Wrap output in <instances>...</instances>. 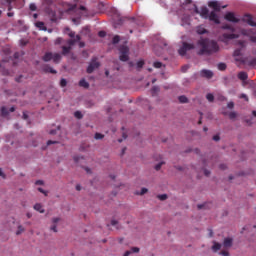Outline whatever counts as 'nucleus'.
<instances>
[{
  "label": "nucleus",
  "instance_id": "f257e3e1",
  "mask_svg": "<svg viewBox=\"0 0 256 256\" xmlns=\"http://www.w3.org/2000/svg\"><path fill=\"white\" fill-rule=\"evenodd\" d=\"M208 6L214 9V11H212L210 14L209 9H207V7H202L201 10L199 11V9H197V6L193 5L195 13L201 15L203 19H209L210 21L216 23V25H219L221 21H219V16L217 15V13H215V11H221V3L217 1H211L208 3Z\"/></svg>",
  "mask_w": 256,
  "mask_h": 256
},
{
  "label": "nucleus",
  "instance_id": "f03ea898",
  "mask_svg": "<svg viewBox=\"0 0 256 256\" xmlns=\"http://www.w3.org/2000/svg\"><path fill=\"white\" fill-rule=\"evenodd\" d=\"M198 47H200L198 55H213V53H217V51H219V45H217V42L209 39H200L198 41Z\"/></svg>",
  "mask_w": 256,
  "mask_h": 256
},
{
  "label": "nucleus",
  "instance_id": "7ed1b4c3",
  "mask_svg": "<svg viewBox=\"0 0 256 256\" xmlns=\"http://www.w3.org/2000/svg\"><path fill=\"white\" fill-rule=\"evenodd\" d=\"M193 49H195V45L191 43L183 42L182 47L178 49V53L179 55H181V57H185V55H187V51H191Z\"/></svg>",
  "mask_w": 256,
  "mask_h": 256
},
{
  "label": "nucleus",
  "instance_id": "20e7f679",
  "mask_svg": "<svg viewBox=\"0 0 256 256\" xmlns=\"http://www.w3.org/2000/svg\"><path fill=\"white\" fill-rule=\"evenodd\" d=\"M119 59L120 61H129V47L123 45L119 48Z\"/></svg>",
  "mask_w": 256,
  "mask_h": 256
},
{
  "label": "nucleus",
  "instance_id": "39448f33",
  "mask_svg": "<svg viewBox=\"0 0 256 256\" xmlns=\"http://www.w3.org/2000/svg\"><path fill=\"white\" fill-rule=\"evenodd\" d=\"M99 65L100 64L97 61V58H93L87 68V73H93V71H95V69H99Z\"/></svg>",
  "mask_w": 256,
  "mask_h": 256
},
{
  "label": "nucleus",
  "instance_id": "423d86ee",
  "mask_svg": "<svg viewBox=\"0 0 256 256\" xmlns=\"http://www.w3.org/2000/svg\"><path fill=\"white\" fill-rule=\"evenodd\" d=\"M238 46H239V48H237L234 51V57H238V58H236V61H241V58H239V57H241V55H242L241 51H242L243 47H245V42L239 41Z\"/></svg>",
  "mask_w": 256,
  "mask_h": 256
},
{
  "label": "nucleus",
  "instance_id": "0eeeda50",
  "mask_svg": "<svg viewBox=\"0 0 256 256\" xmlns=\"http://www.w3.org/2000/svg\"><path fill=\"white\" fill-rule=\"evenodd\" d=\"M224 18L226 21H230V23H239V21H241L239 18L235 17V14L232 12L226 13Z\"/></svg>",
  "mask_w": 256,
  "mask_h": 256
},
{
  "label": "nucleus",
  "instance_id": "6e6552de",
  "mask_svg": "<svg viewBox=\"0 0 256 256\" xmlns=\"http://www.w3.org/2000/svg\"><path fill=\"white\" fill-rule=\"evenodd\" d=\"M231 39H239V34H223L221 37L223 43H227V41H230Z\"/></svg>",
  "mask_w": 256,
  "mask_h": 256
},
{
  "label": "nucleus",
  "instance_id": "1a4fd4ad",
  "mask_svg": "<svg viewBox=\"0 0 256 256\" xmlns=\"http://www.w3.org/2000/svg\"><path fill=\"white\" fill-rule=\"evenodd\" d=\"M242 21H244V23H248L251 27H256V22L253 21V17L249 14L244 15Z\"/></svg>",
  "mask_w": 256,
  "mask_h": 256
},
{
  "label": "nucleus",
  "instance_id": "9d476101",
  "mask_svg": "<svg viewBox=\"0 0 256 256\" xmlns=\"http://www.w3.org/2000/svg\"><path fill=\"white\" fill-rule=\"evenodd\" d=\"M201 77H205V79H211L213 77V72L211 70H202L200 71Z\"/></svg>",
  "mask_w": 256,
  "mask_h": 256
},
{
  "label": "nucleus",
  "instance_id": "9b49d317",
  "mask_svg": "<svg viewBox=\"0 0 256 256\" xmlns=\"http://www.w3.org/2000/svg\"><path fill=\"white\" fill-rule=\"evenodd\" d=\"M223 246L226 248V249H229L230 247H233V238H225L224 241H223Z\"/></svg>",
  "mask_w": 256,
  "mask_h": 256
},
{
  "label": "nucleus",
  "instance_id": "f8f14e48",
  "mask_svg": "<svg viewBox=\"0 0 256 256\" xmlns=\"http://www.w3.org/2000/svg\"><path fill=\"white\" fill-rule=\"evenodd\" d=\"M78 41H81V36L76 35L74 39L67 40V45L68 47H73V45H75V43H77Z\"/></svg>",
  "mask_w": 256,
  "mask_h": 256
},
{
  "label": "nucleus",
  "instance_id": "ddd939ff",
  "mask_svg": "<svg viewBox=\"0 0 256 256\" xmlns=\"http://www.w3.org/2000/svg\"><path fill=\"white\" fill-rule=\"evenodd\" d=\"M53 59V53L52 52H46L45 55L43 56V61L46 63L51 61Z\"/></svg>",
  "mask_w": 256,
  "mask_h": 256
},
{
  "label": "nucleus",
  "instance_id": "4468645a",
  "mask_svg": "<svg viewBox=\"0 0 256 256\" xmlns=\"http://www.w3.org/2000/svg\"><path fill=\"white\" fill-rule=\"evenodd\" d=\"M52 60L55 63H59V61H61V54H59V53H52Z\"/></svg>",
  "mask_w": 256,
  "mask_h": 256
},
{
  "label": "nucleus",
  "instance_id": "2eb2a0df",
  "mask_svg": "<svg viewBox=\"0 0 256 256\" xmlns=\"http://www.w3.org/2000/svg\"><path fill=\"white\" fill-rule=\"evenodd\" d=\"M221 250V244H219L218 242H213V246H212V251L214 253H217V251Z\"/></svg>",
  "mask_w": 256,
  "mask_h": 256
},
{
  "label": "nucleus",
  "instance_id": "dca6fc26",
  "mask_svg": "<svg viewBox=\"0 0 256 256\" xmlns=\"http://www.w3.org/2000/svg\"><path fill=\"white\" fill-rule=\"evenodd\" d=\"M13 0H1L0 1V5H8V11H11L12 7H11V3Z\"/></svg>",
  "mask_w": 256,
  "mask_h": 256
},
{
  "label": "nucleus",
  "instance_id": "f3484780",
  "mask_svg": "<svg viewBox=\"0 0 256 256\" xmlns=\"http://www.w3.org/2000/svg\"><path fill=\"white\" fill-rule=\"evenodd\" d=\"M35 211H38V213H45V209H43V206L39 203L34 205Z\"/></svg>",
  "mask_w": 256,
  "mask_h": 256
},
{
  "label": "nucleus",
  "instance_id": "a211bd4d",
  "mask_svg": "<svg viewBox=\"0 0 256 256\" xmlns=\"http://www.w3.org/2000/svg\"><path fill=\"white\" fill-rule=\"evenodd\" d=\"M247 73L246 72H239L238 73V79H240V81H247Z\"/></svg>",
  "mask_w": 256,
  "mask_h": 256
},
{
  "label": "nucleus",
  "instance_id": "6ab92c4d",
  "mask_svg": "<svg viewBox=\"0 0 256 256\" xmlns=\"http://www.w3.org/2000/svg\"><path fill=\"white\" fill-rule=\"evenodd\" d=\"M80 87H84V89H89V82L86 79H82L79 82Z\"/></svg>",
  "mask_w": 256,
  "mask_h": 256
},
{
  "label": "nucleus",
  "instance_id": "aec40b11",
  "mask_svg": "<svg viewBox=\"0 0 256 256\" xmlns=\"http://www.w3.org/2000/svg\"><path fill=\"white\" fill-rule=\"evenodd\" d=\"M71 46H62V55H69Z\"/></svg>",
  "mask_w": 256,
  "mask_h": 256
},
{
  "label": "nucleus",
  "instance_id": "412c9836",
  "mask_svg": "<svg viewBox=\"0 0 256 256\" xmlns=\"http://www.w3.org/2000/svg\"><path fill=\"white\" fill-rule=\"evenodd\" d=\"M22 233H25V227L23 225L18 224V230L16 231V235H21Z\"/></svg>",
  "mask_w": 256,
  "mask_h": 256
},
{
  "label": "nucleus",
  "instance_id": "4be33fe9",
  "mask_svg": "<svg viewBox=\"0 0 256 256\" xmlns=\"http://www.w3.org/2000/svg\"><path fill=\"white\" fill-rule=\"evenodd\" d=\"M36 27H38V29H41L42 31H47V27H45V23L43 22H37Z\"/></svg>",
  "mask_w": 256,
  "mask_h": 256
},
{
  "label": "nucleus",
  "instance_id": "5701e85b",
  "mask_svg": "<svg viewBox=\"0 0 256 256\" xmlns=\"http://www.w3.org/2000/svg\"><path fill=\"white\" fill-rule=\"evenodd\" d=\"M178 100L180 103H189V99L185 95L179 96Z\"/></svg>",
  "mask_w": 256,
  "mask_h": 256
},
{
  "label": "nucleus",
  "instance_id": "b1692460",
  "mask_svg": "<svg viewBox=\"0 0 256 256\" xmlns=\"http://www.w3.org/2000/svg\"><path fill=\"white\" fill-rule=\"evenodd\" d=\"M44 71H45L46 73H52V74L57 73V71H56L55 69H52L50 66H45V67H44Z\"/></svg>",
  "mask_w": 256,
  "mask_h": 256
},
{
  "label": "nucleus",
  "instance_id": "393cba45",
  "mask_svg": "<svg viewBox=\"0 0 256 256\" xmlns=\"http://www.w3.org/2000/svg\"><path fill=\"white\" fill-rule=\"evenodd\" d=\"M229 119H231L232 121H235L236 117H239V114H237V112H230L228 114Z\"/></svg>",
  "mask_w": 256,
  "mask_h": 256
},
{
  "label": "nucleus",
  "instance_id": "a878e982",
  "mask_svg": "<svg viewBox=\"0 0 256 256\" xmlns=\"http://www.w3.org/2000/svg\"><path fill=\"white\" fill-rule=\"evenodd\" d=\"M157 199H159V201H167V199H169V196H167V194H160L157 196Z\"/></svg>",
  "mask_w": 256,
  "mask_h": 256
},
{
  "label": "nucleus",
  "instance_id": "bb28decb",
  "mask_svg": "<svg viewBox=\"0 0 256 256\" xmlns=\"http://www.w3.org/2000/svg\"><path fill=\"white\" fill-rule=\"evenodd\" d=\"M222 29H228L229 31H231L232 33H235V28H233L231 25L226 24L222 26Z\"/></svg>",
  "mask_w": 256,
  "mask_h": 256
},
{
  "label": "nucleus",
  "instance_id": "cd10ccee",
  "mask_svg": "<svg viewBox=\"0 0 256 256\" xmlns=\"http://www.w3.org/2000/svg\"><path fill=\"white\" fill-rule=\"evenodd\" d=\"M205 33H207V30L205 28H203V27H198L197 28V34L198 35H203Z\"/></svg>",
  "mask_w": 256,
  "mask_h": 256
},
{
  "label": "nucleus",
  "instance_id": "c85d7f7f",
  "mask_svg": "<svg viewBox=\"0 0 256 256\" xmlns=\"http://www.w3.org/2000/svg\"><path fill=\"white\" fill-rule=\"evenodd\" d=\"M206 99L209 103H213V101H215V96H213V94H207Z\"/></svg>",
  "mask_w": 256,
  "mask_h": 256
},
{
  "label": "nucleus",
  "instance_id": "c756f323",
  "mask_svg": "<svg viewBox=\"0 0 256 256\" xmlns=\"http://www.w3.org/2000/svg\"><path fill=\"white\" fill-rule=\"evenodd\" d=\"M146 193H149V189L142 188L140 192H136V195H145Z\"/></svg>",
  "mask_w": 256,
  "mask_h": 256
},
{
  "label": "nucleus",
  "instance_id": "7c9ffc66",
  "mask_svg": "<svg viewBox=\"0 0 256 256\" xmlns=\"http://www.w3.org/2000/svg\"><path fill=\"white\" fill-rule=\"evenodd\" d=\"M219 71H225L227 69V65L225 63L218 64Z\"/></svg>",
  "mask_w": 256,
  "mask_h": 256
},
{
  "label": "nucleus",
  "instance_id": "2f4dec72",
  "mask_svg": "<svg viewBox=\"0 0 256 256\" xmlns=\"http://www.w3.org/2000/svg\"><path fill=\"white\" fill-rule=\"evenodd\" d=\"M74 116L76 117V119H83V114L80 111H76L74 113Z\"/></svg>",
  "mask_w": 256,
  "mask_h": 256
},
{
  "label": "nucleus",
  "instance_id": "473e14b6",
  "mask_svg": "<svg viewBox=\"0 0 256 256\" xmlns=\"http://www.w3.org/2000/svg\"><path fill=\"white\" fill-rule=\"evenodd\" d=\"M105 137V135L101 134V133H96L94 136V139L96 140H101Z\"/></svg>",
  "mask_w": 256,
  "mask_h": 256
},
{
  "label": "nucleus",
  "instance_id": "72a5a7b5",
  "mask_svg": "<svg viewBox=\"0 0 256 256\" xmlns=\"http://www.w3.org/2000/svg\"><path fill=\"white\" fill-rule=\"evenodd\" d=\"M163 165H165V162H160V163H158V164L155 166V170H156V171H160V170H161V167H163Z\"/></svg>",
  "mask_w": 256,
  "mask_h": 256
},
{
  "label": "nucleus",
  "instance_id": "f704fd0d",
  "mask_svg": "<svg viewBox=\"0 0 256 256\" xmlns=\"http://www.w3.org/2000/svg\"><path fill=\"white\" fill-rule=\"evenodd\" d=\"M60 86L61 87H67V80L65 78H62L60 81Z\"/></svg>",
  "mask_w": 256,
  "mask_h": 256
},
{
  "label": "nucleus",
  "instance_id": "c9c22d12",
  "mask_svg": "<svg viewBox=\"0 0 256 256\" xmlns=\"http://www.w3.org/2000/svg\"><path fill=\"white\" fill-rule=\"evenodd\" d=\"M111 225H112L113 227H116V229H119V226H117V225H119V221H117V220H111Z\"/></svg>",
  "mask_w": 256,
  "mask_h": 256
},
{
  "label": "nucleus",
  "instance_id": "e433bc0d",
  "mask_svg": "<svg viewBox=\"0 0 256 256\" xmlns=\"http://www.w3.org/2000/svg\"><path fill=\"white\" fill-rule=\"evenodd\" d=\"M59 221H61V218H59V217L52 218L53 225H57L59 223Z\"/></svg>",
  "mask_w": 256,
  "mask_h": 256
},
{
  "label": "nucleus",
  "instance_id": "4c0bfd02",
  "mask_svg": "<svg viewBox=\"0 0 256 256\" xmlns=\"http://www.w3.org/2000/svg\"><path fill=\"white\" fill-rule=\"evenodd\" d=\"M154 67L156 69H161V67H163V63H161V62H154Z\"/></svg>",
  "mask_w": 256,
  "mask_h": 256
},
{
  "label": "nucleus",
  "instance_id": "58836bf2",
  "mask_svg": "<svg viewBox=\"0 0 256 256\" xmlns=\"http://www.w3.org/2000/svg\"><path fill=\"white\" fill-rule=\"evenodd\" d=\"M50 231H53L54 233H57L59 230H57V224H53L51 227H50Z\"/></svg>",
  "mask_w": 256,
  "mask_h": 256
},
{
  "label": "nucleus",
  "instance_id": "ea45409f",
  "mask_svg": "<svg viewBox=\"0 0 256 256\" xmlns=\"http://www.w3.org/2000/svg\"><path fill=\"white\" fill-rule=\"evenodd\" d=\"M39 193H42L43 195H45V197H47V195H49V192L45 191L43 188H38Z\"/></svg>",
  "mask_w": 256,
  "mask_h": 256
},
{
  "label": "nucleus",
  "instance_id": "a19ab883",
  "mask_svg": "<svg viewBox=\"0 0 256 256\" xmlns=\"http://www.w3.org/2000/svg\"><path fill=\"white\" fill-rule=\"evenodd\" d=\"M46 11H47L48 15H50V17H55V11H53L49 8Z\"/></svg>",
  "mask_w": 256,
  "mask_h": 256
},
{
  "label": "nucleus",
  "instance_id": "79ce46f5",
  "mask_svg": "<svg viewBox=\"0 0 256 256\" xmlns=\"http://www.w3.org/2000/svg\"><path fill=\"white\" fill-rule=\"evenodd\" d=\"M120 39H119V36H114L113 40H112V43L114 45H117V43H119Z\"/></svg>",
  "mask_w": 256,
  "mask_h": 256
},
{
  "label": "nucleus",
  "instance_id": "37998d69",
  "mask_svg": "<svg viewBox=\"0 0 256 256\" xmlns=\"http://www.w3.org/2000/svg\"><path fill=\"white\" fill-rule=\"evenodd\" d=\"M130 251L131 253H139L140 249L139 247H132Z\"/></svg>",
  "mask_w": 256,
  "mask_h": 256
},
{
  "label": "nucleus",
  "instance_id": "c03bdc74",
  "mask_svg": "<svg viewBox=\"0 0 256 256\" xmlns=\"http://www.w3.org/2000/svg\"><path fill=\"white\" fill-rule=\"evenodd\" d=\"M73 159H74L75 163H79V161H81V159H83V157L82 156H74Z\"/></svg>",
  "mask_w": 256,
  "mask_h": 256
},
{
  "label": "nucleus",
  "instance_id": "a18cd8bd",
  "mask_svg": "<svg viewBox=\"0 0 256 256\" xmlns=\"http://www.w3.org/2000/svg\"><path fill=\"white\" fill-rule=\"evenodd\" d=\"M30 11H37V5L34 3L30 4Z\"/></svg>",
  "mask_w": 256,
  "mask_h": 256
},
{
  "label": "nucleus",
  "instance_id": "49530a36",
  "mask_svg": "<svg viewBox=\"0 0 256 256\" xmlns=\"http://www.w3.org/2000/svg\"><path fill=\"white\" fill-rule=\"evenodd\" d=\"M152 93L155 94V93H159V86H154L152 88Z\"/></svg>",
  "mask_w": 256,
  "mask_h": 256
},
{
  "label": "nucleus",
  "instance_id": "de8ad7c7",
  "mask_svg": "<svg viewBox=\"0 0 256 256\" xmlns=\"http://www.w3.org/2000/svg\"><path fill=\"white\" fill-rule=\"evenodd\" d=\"M43 4L44 5H52L53 4V0H43Z\"/></svg>",
  "mask_w": 256,
  "mask_h": 256
},
{
  "label": "nucleus",
  "instance_id": "09e8293b",
  "mask_svg": "<svg viewBox=\"0 0 256 256\" xmlns=\"http://www.w3.org/2000/svg\"><path fill=\"white\" fill-rule=\"evenodd\" d=\"M57 143H59V141H52V140L47 141V145H57Z\"/></svg>",
  "mask_w": 256,
  "mask_h": 256
},
{
  "label": "nucleus",
  "instance_id": "8fccbe9b",
  "mask_svg": "<svg viewBox=\"0 0 256 256\" xmlns=\"http://www.w3.org/2000/svg\"><path fill=\"white\" fill-rule=\"evenodd\" d=\"M143 65H145V63H144L143 61H139V62L137 63V68H138V69H141V68H143Z\"/></svg>",
  "mask_w": 256,
  "mask_h": 256
},
{
  "label": "nucleus",
  "instance_id": "3c124183",
  "mask_svg": "<svg viewBox=\"0 0 256 256\" xmlns=\"http://www.w3.org/2000/svg\"><path fill=\"white\" fill-rule=\"evenodd\" d=\"M62 41H63V38H57L55 40V45H61Z\"/></svg>",
  "mask_w": 256,
  "mask_h": 256
},
{
  "label": "nucleus",
  "instance_id": "603ef678",
  "mask_svg": "<svg viewBox=\"0 0 256 256\" xmlns=\"http://www.w3.org/2000/svg\"><path fill=\"white\" fill-rule=\"evenodd\" d=\"M1 113H2V115H7L9 112L7 111V108L2 107Z\"/></svg>",
  "mask_w": 256,
  "mask_h": 256
},
{
  "label": "nucleus",
  "instance_id": "864d4df0",
  "mask_svg": "<svg viewBox=\"0 0 256 256\" xmlns=\"http://www.w3.org/2000/svg\"><path fill=\"white\" fill-rule=\"evenodd\" d=\"M227 107H228V109H233V108L235 107V103L229 102V103L227 104Z\"/></svg>",
  "mask_w": 256,
  "mask_h": 256
},
{
  "label": "nucleus",
  "instance_id": "5fc2aeb1",
  "mask_svg": "<svg viewBox=\"0 0 256 256\" xmlns=\"http://www.w3.org/2000/svg\"><path fill=\"white\" fill-rule=\"evenodd\" d=\"M219 169H221L222 171H225V169H227V165L226 164H220Z\"/></svg>",
  "mask_w": 256,
  "mask_h": 256
},
{
  "label": "nucleus",
  "instance_id": "6e6d98bb",
  "mask_svg": "<svg viewBox=\"0 0 256 256\" xmlns=\"http://www.w3.org/2000/svg\"><path fill=\"white\" fill-rule=\"evenodd\" d=\"M240 99H245V101H249V97H247L246 94H241Z\"/></svg>",
  "mask_w": 256,
  "mask_h": 256
},
{
  "label": "nucleus",
  "instance_id": "4d7b16f0",
  "mask_svg": "<svg viewBox=\"0 0 256 256\" xmlns=\"http://www.w3.org/2000/svg\"><path fill=\"white\" fill-rule=\"evenodd\" d=\"M250 65H252V67H256V58L250 61Z\"/></svg>",
  "mask_w": 256,
  "mask_h": 256
},
{
  "label": "nucleus",
  "instance_id": "13d9d810",
  "mask_svg": "<svg viewBox=\"0 0 256 256\" xmlns=\"http://www.w3.org/2000/svg\"><path fill=\"white\" fill-rule=\"evenodd\" d=\"M213 141H221V137L219 135L213 136Z\"/></svg>",
  "mask_w": 256,
  "mask_h": 256
},
{
  "label": "nucleus",
  "instance_id": "bf43d9fd",
  "mask_svg": "<svg viewBox=\"0 0 256 256\" xmlns=\"http://www.w3.org/2000/svg\"><path fill=\"white\" fill-rule=\"evenodd\" d=\"M35 185H45V182H43V180H37Z\"/></svg>",
  "mask_w": 256,
  "mask_h": 256
},
{
  "label": "nucleus",
  "instance_id": "052dcab7",
  "mask_svg": "<svg viewBox=\"0 0 256 256\" xmlns=\"http://www.w3.org/2000/svg\"><path fill=\"white\" fill-rule=\"evenodd\" d=\"M204 175L206 177H209V175H211V171L207 170V169H204Z\"/></svg>",
  "mask_w": 256,
  "mask_h": 256
},
{
  "label": "nucleus",
  "instance_id": "680f3d73",
  "mask_svg": "<svg viewBox=\"0 0 256 256\" xmlns=\"http://www.w3.org/2000/svg\"><path fill=\"white\" fill-rule=\"evenodd\" d=\"M68 35H69V37H71V39L77 37V36H75V32H73V31L69 32Z\"/></svg>",
  "mask_w": 256,
  "mask_h": 256
},
{
  "label": "nucleus",
  "instance_id": "e2e57ef3",
  "mask_svg": "<svg viewBox=\"0 0 256 256\" xmlns=\"http://www.w3.org/2000/svg\"><path fill=\"white\" fill-rule=\"evenodd\" d=\"M99 37H105V35H107V33H105V31H100L98 33Z\"/></svg>",
  "mask_w": 256,
  "mask_h": 256
},
{
  "label": "nucleus",
  "instance_id": "0e129e2a",
  "mask_svg": "<svg viewBox=\"0 0 256 256\" xmlns=\"http://www.w3.org/2000/svg\"><path fill=\"white\" fill-rule=\"evenodd\" d=\"M74 9H77V4L72 5L67 11H73Z\"/></svg>",
  "mask_w": 256,
  "mask_h": 256
},
{
  "label": "nucleus",
  "instance_id": "69168bd1",
  "mask_svg": "<svg viewBox=\"0 0 256 256\" xmlns=\"http://www.w3.org/2000/svg\"><path fill=\"white\" fill-rule=\"evenodd\" d=\"M220 255H222V256H229V253L227 251H222V252H220Z\"/></svg>",
  "mask_w": 256,
  "mask_h": 256
},
{
  "label": "nucleus",
  "instance_id": "338daca9",
  "mask_svg": "<svg viewBox=\"0 0 256 256\" xmlns=\"http://www.w3.org/2000/svg\"><path fill=\"white\" fill-rule=\"evenodd\" d=\"M194 153H196L197 155H199V153H201V151L199 150V148H195L194 150H192Z\"/></svg>",
  "mask_w": 256,
  "mask_h": 256
},
{
  "label": "nucleus",
  "instance_id": "774afa93",
  "mask_svg": "<svg viewBox=\"0 0 256 256\" xmlns=\"http://www.w3.org/2000/svg\"><path fill=\"white\" fill-rule=\"evenodd\" d=\"M129 255H131V250L126 251L123 256H129Z\"/></svg>",
  "mask_w": 256,
  "mask_h": 256
}]
</instances>
